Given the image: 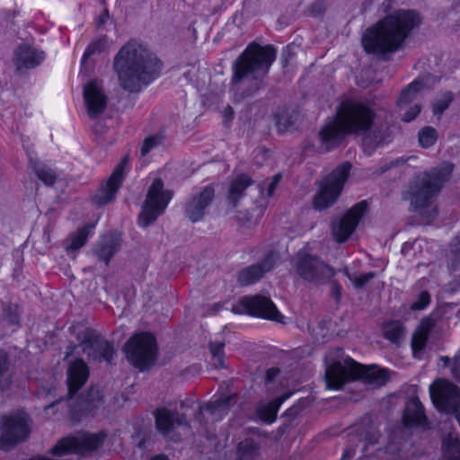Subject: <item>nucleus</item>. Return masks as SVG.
<instances>
[{"label": "nucleus", "instance_id": "nucleus-14", "mask_svg": "<svg viewBox=\"0 0 460 460\" xmlns=\"http://www.w3.org/2000/svg\"><path fill=\"white\" fill-rule=\"evenodd\" d=\"M367 210V202L362 200L354 205L339 221L332 223V230L338 243L345 242L355 231Z\"/></svg>", "mask_w": 460, "mask_h": 460}, {"label": "nucleus", "instance_id": "nucleus-8", "mask_svg": "<svg viewBox=\"0 0 460 460\" xmlns=\"http://www.w3.org/2000/svg\"><path fill=\"white\" fill-rule=\"evenodd\" d=\"M350 169L351 164L349 163H343L322 181L319 190L314 199L315 209H325L336 202L342 191Z\"/></svg>", "mask_w": 460, "mask_h": 460}, {"label": "nucleus", "instance_id": "nucleus-21", "mask_svg": "<svg viewBox=\"0 0 460 460\" xmlns=\"http://www.w3.org/2000/svg\"><path fill=\"white\" fill-rule=\"evenodd\" d=\"M274 263V255L268 254L261 261L241 270L237 275L238 283L241 286L254 284L273 268Z\"/></svg>", "mask_w": 460, "mask_h": 460}, {"label": "nucleus", "instance_id": "nucleus-26", "mask_svg": "<svg viewBox=\"0 0 460 460\" xmlns=\"http://www.w3.org/2000/svg\"><path fill=\"white\" fill-rule=\"evenodd\" d=\"M403 422L407 427L420 426L425 428L427 426L424 409L418 398H412L407 402L403 413Z\"/></svg>", "mask_w": 460, "mask_h": 460}, {"label": "nucleus", "instance_id": "nucleus-12", "mask_svg": "<svg viewBox=\"0 0 460 460\" xmlns=\"http://www.w3.org/2000/svg\"><path fill=\"white\" fill-rule=\"evenodd\" d=\"M0 447L7 450L28 438L29 417L24 412H14L2 417Z\"/></svg>", "mask_w": 460, "mask_h": 460}, {"label": "nucleus", "instance_id": "nucleus-29", "mask_svg": "<svg viewBox=\"0 0 460 460\" xmlns=\"http://www.w3.org/2000/svg\"><path fill=\"white\" fill-rule=\"evenodd\" d=\"M252 184V180L247 174H241L234 178L229 187L227 200L235 208L240 199L244 195L246 189Z\"/></svg>", "mask_w": 460, "mask_h": 460}, {"label": "nucleus", "instance_id": "nucleus-4", "mask_svg": "<svg viewBox=\"0 0 460 460\" xmlns=\"http://www.w3.org/2000/svg\"><path fill=\"white\" fill-rule=\"evenodd\" d=\"M375 116L374 111L362 102H343L336 117L326 122L319 132L321 148L330 151L339 146L345 136L366 133L372 127Z\"/></svg>", "mask_w": 460, "mask_h": 460}, {"label": "nucleus", "instance_id": "nucleus-36", "mask_svg": "<svg viewBox=\"0 0 460 460\" xmlns=\"http://www.w3.org/2000/svg\"><path fill=\"white\" fill-rule=\"evenodd\" d=\"M12 383V373L9 368L7 353L0 350V389L4 390Z\"/></svg>", "mask_w": 460, "mask_h": 460}, {"label": "nucleus", "instance_id": "nucleus-10", "mask_svg": "<svg viewBox=\"0 0 460 460\" xmlns=\"http://www.w3.org/2000/svg\"><path fill=\"white\" fill-rule=\"evenodd\" d=\"M432 402L440 411L454 413L460 425V390L453 383L438 379L429 386Z\"/></svg>", "mask_w": 460, "mask_h": 460}, {"label": "nucleus", "instance_id": "nucleus-44", "mask_svg": "<svg viewBox=\"0 0 460 460\" xmlns=\"http://www.w3.org/2000/svg\"><path fill=\"white\" fill-rule=\"evenodd\" d=\"M281 177L282 176L280 173H277L272 177L270 181L267 182V192H266L267 197H271L274 194V191H275L277 186L279 185V183L281 180ZM265 185H266V181H263L260 185L261 194H263V192H264Z\"/></svg>", "mask_w": 460, "mask_h": 460}, {"label": "nucleus", "instance_id": "nucleus-39", "mask_svg": "<svg viewBox=\"0 0 460 460\" xmlns=\"http://www.w3.org/2000/svg\"><path fill=\"white\" fill-rule=\"evenodd\" d=\"M438 139V132L432 127H425L419 132V142L423 148L433 146Z\"/></svg>", "mask_w": 460, "mask_h": 460}, {"label": "nucleus", "instance_id": "nucleus-24", "mask_svg": "<svg viewBox=\"0 0 460 460\" xmlns=\"http://www.w3.org/2000/svg\"><path fill=\"white\" fill-rule=\"evenodd\" d=\"M88 367L82 359L72 362L67 370L68 393L72 396L87 381Z\"/></svg>", "mask_w": 460, "mask_h": 460}, {"label": "nucleus", "instance_id": "nucleus-23", "mask_svg": "<svg viewBox=\"0 0 460 460\" xmlns=\"http://www.w3.org/2000/svg\"><path fill=\"white\" fill-rule=\"evenodd\" d=\"M121 243V237L117 233L104 234L94 248L96 256L109 264L111 257L119 251Z\"/></svg>", "mask_w": 460, "mask_h": 460}, {"label": "nucleus", "instance_id": "nucleus-53", "mask_svg": "<svg viewBox=\"0 0 460 460\" xmlns=\"http://www.w3.org/2000/svg\"><path fill=\"white\" fill-rule=\"evenodd\" d=\"M335 288H336V291H337V296H340V294H339V288H340L339 286H335Z\"/></svg>", "mask_w": 460, "mask_h": 460}, {"label": "nucleus", "instance_id": "nucleus-45", "mask_svg": "<svg viewBox=\"0 0 460 460\" xmlns=\"http://www.w3.org/2000/svg\"><path fill=\"white\" fill-rule=\"evenodd\" d=\"M160 144V138L156 136H152L145 139L141 146V155H146L152 148Z\"/></svg>", "mask_w": 460, "mask_h": 460}, {"label": "nucleus", "instance_id": "nucleus-22", "mask_svg": "<svg viewBox=\"0 0 460 460\" xmlns=\"http://www.w3.org/2000/svg\"><path fill=\"white\" fill-rule=\"evenodd\" d=\"M44 58L43 51L29 44H22L14 51L13 63L17 70L31 69L38 66Z\"/></svg>", "mask_w": 460, "mask_h": 460}, {"label": "nucleus", "instance_id": "nucleus-17", "mask_svg": "<svg viewBox=\"0 0 460 460\" xmlns=\"http://www.w3.org/2000/svg\"><path fill=\"white\" fill-rule=\"evenodd\" d=\"M214 197L215 190L212 186H206L194 193L185 205V216L192 223L200 221L204 217L207 208L212 203Z\"/></svg>", "mask_w": 460, "mask_h": 460}, {"label": "nucleus", "instance_id": "nucleus-11", "mask_svg": "<svg viewBox=\"0 0 460 460\" xmlns=\"http://www.w3.org/2000/svg\"><path fill=\"white\" fill-rule=\"evenodd\" d=\"M235 314H248L256 317L284 323V316L279 312L270 298L264 296H244L234 305Z\"/></svg>", "mask_w": 460, "mask_h": 460}, {"label": "nucleus", "instance_id": "nucleus-48", "mask_svg": "<svg viewBox=\"0 0 460 460\" xmlns=\"http://www.w3.org/2000/svg\"><path fill=\"white\" fill-rule=\"evenodd\" d=\"M293 394V393L291 392H287V393H284L279 398H276L274 399L275 402L280 407L281 404L286 401L288 400V398L291 397V395Z\"/></svg>", "mask_w": 460, "mask_h": 460}, {"label": "nucleus", "instance_id": "nucleus-2", "mask_svg": "<svg viewBox=\"0 0 460 460\" xmlns=\"http://www.w3.org/2000/svg\"><path fill=\"white\" fill-rule=\"evenodd\" d=\"M324 361V379L329 389L339 390L346 383L356 380L372 387H379L388 380L386 369L376 365L359 364L339 348L330 349Z\"/></svg>", "mask_w": 460, "mask_h": 460}, {"label": "nucleus", "instance_id": "nucleus-25", "mask_svg": "<svg viewBox=\"0 0 460 460\" xmlns=\"http://www.w3.org/2000/svg\"><path fill=\"white\" fill-rule=\"evenodd\" d=\"M230 396H221L218 399L208 402L205 406L199 408V413L197 419L202 421L201 416L206 412L210 416L212 421L220 420L230 410Z\"/></svg>", "mask_w": 460, "mask_h": 460}, {"label": "nucleus", "instance_id": "nucleus-16", "mask_svg": "<svg viewBox=\"0 0 460 460\" xmlns=\"http://www.w3.org/2000/svg\"><path fill=\"white\" fill-rule=\"evenodd\" d=\"M296 272L304 279L312 282H319L334 275L332 268L311 255H305L298 260Z\"/></svg>", "mask_w": 460, "mask_h": 460}, {"label": "nucleus", "instance_id": "nucleus-18", "mask_svg": "<svg viewBox=\"0 0 460 460\" xmlns=\"http://www.w3.org/2000/svg\"><path fill=\"white\" fill-rule=\"evenodd\" d=\"M155 428L164 436L169 437L177 427L187 426L188 421L184 413L167 407L157 408L154 411Z\"/></svg>", "mask_w": 460, "mask_h": 460}, {"label": "nucleus", "instance_id": "nucleus-3", "mask_svg": "<svg viewBox=\"0 0 460 460\" xmlns=\"http://www.w3.org/2000/svg\"><path fill=\"white\" fill-rule=\"evenodd\" d=\"M420 23L418 13L411 10L396 11L366 31L362 37L364 49L375 54L394 52Z\"/></svg>", "mask_w": 460, "mask_h": 460}, {"label": "nucleus", "instance_id": "nucleus-42", "mask_svg": "<svg viewBox=\"0 0 460 460\" xmlns=\"http://www.w3.org/2000/svg\"><path fill=\"white\" fill-rule=\"evenodd\" d=\"M103 46H104V43L102 40H96L91 42L88 45V47L86 48V49L83 55L82 62L83 63L85 62L88 58H90L91 56L94 55L97 52L102 51V49H103Z\"/></svg>", "mask_w": 460, "mask_h": 460}, {"label": "nucleus", "instance_id": "nucleus-6", "mask_svg": "<svg viewBox=\"0 0 460 460\" xmlns=\"http://www.w3.org/2000/svg\"><path fill=\"white\" fill-rule=\"evenodd\" d=\"M275 59L276 49L272 46L249 44L235 62L232 81L238 83L248 75L257 80L268 74Z\"/></svg>", "mask_w": 460, "mask_h": 460}, {"label": "nucleus", "instance_id": "nucleus-15", "mask_svg": "<svg viewBox=\"0 0 460 460\" xmlns=\"http://www.w3.org/2000/svg\"><path fill=\"white\" fill-rule=\"evenodd\" d=\"M128 165V159L126 156L115 167L108 181L100 186L93 197V200L98 206L106 205L113 200L122 184Z\"/></svg>", "mask_w": 460, "mask_h": 460}, {"label": "nucleus", "instance_id": "nucleus-32", "mask_svg": "<svg viewBox=\"0 0 460 460\" xmlns=\"http://www.w3.org/2000/svg\"><path fill=\"white\" fill-rule=\"evenodd\" d=\"M96 222L86 224L82 228L78 229V231L72 234L71 243L67 245L66 250H78L82 246H84L86 243V240L89 234L95 228Z\"/></svg>", "mask_w": 460, "mask_h": 460}, {"label": "nucleus", "instance_id": "nucleus-9", "mask_svg": "<svg viewBox=\"0 0 460 460\" xmlns=\"http://www.w3.org/2000/svg\"><path fill=\"white\" fill-rule=\"evenodd\" d=\"M172 199V192L164 188L161 179H155L148 188L138 219L139 226L146 227L154 223L164 212Z\"/></svg>", "mask_w": 460, "mask_h": 460}, {"label": "nucleus", "instance_id": "nucleus-38", "mask_svg": "<svg viewBox=\"0 0 460 460\" xmlns=\"http://www.w3.org/2000/svg\"><path fill=\"white\" fill-rule=\"evenodd\" d=\"M257 454V447L252 439H245L239 443L237 448L238 460H253Z\"/></svg>", "mask_w": 460, "mask_h": 460}, {"label": "nucleus", "instance_id": "nucleus-13", "mask_svg": "<svg viewBox=\"0 0 460 460\" xmlns=\"http://www.w3.org/2000/svg\"><path fill=\"white\" fill-rule=\"evenodd\" d=\"M106 435L102 432L97 434L80 433L75 437H67L59 440L51 449L56 456H64L69 453L84 455L99 448Z\"/></svg>", "mask_w": 460, "mask_h": 460}, {"label": "nucleus", "instance_id": "nucleus-54", "mask_svg": "<svg viewBox=\"0 0 460 460\" xmlns=\"http://www.w3.org/2000/svg\"><path fill=\"white\" fill-rule=\"evenodd\" d=\"M184 405L183 402H181V408H182Z\"/></svg>", "mask_w": 460, "mask_h": 460}, {"label": "nucleus", "instance_id": "nucleus-37", "mask_svg": "<svg viewBox=\"0 0 460 460\" xmlns=\"http://www.w3.org/2000/svg\"><path fill=\"white\" fill-rule=\"evenodd\" d=\"M226 343L223 341H213L209 343V350L215 367L225 368V351Z\"/></svg>", "mask_w": 460, "mask_h": 460}, {"label": "nucleus", "instance_id": "nucleus-31", "mask_svg": "<svg viewBox=\"0 0 460 460\" xmlns=\"http://www.w3.org/2000/svg\"><path fill=\"white\" fill-rule=\"evenodd\" d=\"M423 87V84L420 80H414L401 93V95L397 101V105L400 110H402L410 102H411L420 92Z\"/></svg>", "mask_w": 460, "mask_h": 460}, {"label": "nucleus", "instance_id": "nucleus-19", "mask_svg": "<svg viewBox=\"0 0 460 460\" xmlns=\"http://www.w3.org/2000/svg\"><path fill=\"white\" fill-rule=\"evenodd\" d=\"M82 349L87 356L93 359L102 361V359L111 362L113 358V346L102 337L88 332L82 342Z\"/></svg>", "mask_w": 460, "mask_h": 460}, {"label": "nucleus", "instance_id": "nucleus-34", "mask_svg": "<svg viewBox=\"0 0 460 460\" xmlns=\"http://www.w3.org/2000/svg\"><path fill=\"white\" fill-rule=\"evenodd\" d=\"M30 165L34 171L35 174L46 185H52L56 181L57 173L48 165L36 162L30 161Z\"/></svg>", "mask_w": 460, "mask_h": 460}, {"label": "nucleus", "instance_id": "nucleus-43", "mask_svg": "<svg viewBox=\"0 0 460 460\" xmlns=\"http://www.w3.org/2000/svg\"><path fill=\"white\" fill-rule=\"evenodd\" d=\"M429 303L430 295L427 291H422L418 296L417 300L411 305V309L413 311L423 310L429 305Z\"/></svg>", "mask_w": 460, "mask_h": 460}, {"label": "nucleus", "instance_id": "nucleus-51", "mask_svg": "<svg viewBox=\"0 0 460 460\" xmlns=\"http://www.w3.org/2000/svg\"><path fill=\"white\" fill-rule=\"evenodd\" d=\"M150 460H169V459L164 455H158V456L152 457Z\"/></svg>", "mask_w": 460, "mask_h": 460}, {"label": "nucleus", "instance_id": "nucleus-41", "mask_svg": "<svg viewBox=\"0 0 460 460\" xmlns=\"http://www.w3.org/2000/svg\"><path fill=\"white\" fill-rule=\"evenodd\" d=\"M452 102V93H447L440 98L437 99L433 103V113L435 115L442 114Z\"/></svg>", "mask_w": 460, "mask_h": 460}, {"label": "nucleus", "instance_id": "nucleus-50", "mask_svg": "<svg viewBox=\"0 0 460 460\" xmlns=\"http://www.w3.org/2000/svg\"><path fill=\"white\" fill-rule=\"evenodd\" d=\"M354 454H355L354 450L348 447V448H346L344 450V453L342 455V458L343 459H346V458L349 459V458H351L354 456Z\"/></svg>", "mask_w": 460, "mask_h": 460}, {"label": "nucleus", "instance_id": "nucleus-5", "mask_svg": "<svg viewBox=\"0 0 460 460\" xmlns=\"http://www.w3.org/2000/svg\"><path fill=\"white\" fill-rule=\"evenodd\" d=\"M453 169L452 164L443 163L428 172L418 173L410 182L407 193L411 205L427 219L436 217L437 210L432 206L433 199L450 179Z\"/></svg>", "mask_w": 460, "mask_h": 460}, {"label": "nucleus", "instance_id": "nucleus-52", "mask_svg": "<svg viewBox=\"0 0 460 460\" xmlns=\"http://www.w3.org/2000/svg\"><path fill=\"white\" fill-rule=\"evenodd\" d=\"M225 113H226V117H229V118H230V117H232V115H233V110H232V108H231L230 106H227V107L226 108V110H225Z\"/></svg>", "mask_w": 460, "mask_h": 460}, {"label": "nucleus", "instance_id": "nucleus-35", "mask_svg": "<svg viewBox=\"0 0 460 460\" xmlns=\"http://www.w3.org/2000/svg\"><path fill=\"white\" fill-rule=\"evenodd\" d=\"M279 409V406L272 400L268 403L259 405L257 415L262 421L270 424L276 420Z\"/></svg>", "mask_w": 460, "mask_h": 460}, {"label": "nucleus", "instance_id": "nucleus-47", "mask_svg": "<svg viewBox=\"0 0 460 460\" xmlns=\"http://www.w3.org/2000/svg\"><path fill=\"white\" fill-rule=\"evenodd\" d=\"M451 252L460 261V237H456L451 243Z\"/></svg>", "mask_w": 460, "mask_h": 460}, {"label": "nucleus", "instance_id": "nucleus-30", "mask_svg": "<svg viewBox=\"0 0 460 460\" xmlns=\"http://www.w3.org/2000/svg\"><path fill=\"white\" fill-rule=\"evenodd\" d=\"M442 455L444 460H460V439L450 433L442 441Z\"/></svg>", "mask_w": 460, "mask_h": 460}, {"label": "nucleus", "instance_id": "nucleus-46", "mask_svg": "<svg viewBox=\"0 0 460 460\" xmlns=\"http://www.w3.org/2000/svg\"><path fill=\"white\" fill-rule=\"evenodd\" d=\"M420 112V106L419 104H414L409 108V110L402 115V119L405 122H410L413 120Z\"/></svg>", "mask_w": 460, "mask_h": 460}, {"label": "nucleus", "instance_id": "nucleus-33", "mask_svg": "<svg viewBox=\"0 0 460 460\" xmlns=\"http://www.w3.org/2000/svg\"><path fill=\"white\" fill-rule=\"evenodd\" d=\"M404 327L400 321H391L383 327V334L385 339L393 343H399L404 337Z\"/></svg>", "mask_w": 460, "mask_h": 460}, {"label": "nucleus", "instance_id": "nucleus-7", "mask_svg": "<svg viewBox=\"0 0 460 460\" xmlns=\"http://www.w3.org/2000/svg\"><path fill=\"white\" fill-rule=\"evenodd\" d=\"M157 350L155 336L147 332L136 334L124 346L128 360L140 371L149 368L155 363Z\"/></svg>", "mask_w": 460, "mask_h": 460}, {"label": "nucleus", "instance_id": "nucleus-20", "mask_svg": "<svg viewBox=\"0 0 460 460\" xmlns=\"http://www.w3.org/2000/svg\"><path fill=\"white\" fill-rule=\"evenodd\" d=\"M84 100L89 116L95 118L102 113L107 106V97L98 80H92L84 88Z\"/></svg>", "mask_w": 460, "mask_h": 460}, {"label": "nucleus", "instance_id": "nucleus-28", "mask_svg": "<svg viewBox=\"0 0 460 460\" xmlns=\"http://www.w3.org/2000/svg\"><path fill=\"white\" fill-rule=\"evenodd\" d=\"M433 326L434 323L430 319H425L414 332L411 340V349L415 358H420V353L425 349Z\"/></svg>", "mask_w": 460, "mask_h": 460}, {"label": "nucleus", "instance_id": "nucleus-27", "mask_svg": "<svg viewBox=\"0 0 460 460\" xmlns=\"http://www.w3.org/2000/svg\"><path fill=\"white\" fill-rule=\"evenodd\" d=\"M349 443L358 441L363 445V451H366L367 447L373 446L377 443L379 439V431L373 424L359 425L354 428L353 431L349 434Z\"/></svg>", "mask_w": 460, "mask_h": 460}, {"label": "nucleus", "instance_id": "nucleus-1", "mask_svg": "<svg viewBox=\"0 0 460 460\" xmlns=\"http://www.w3.org/2000/svg\"><path fill=\"white\" fill-rule=\"evenodd\" d=\"M160 60L144 45L130 40L119 51L114 68L120 85L129 92H138L155 79L161 70Z\"/></svg>", "mask_w": 460, "mask_h": 460}, {"label": "nucleus", "instance_id": "nucleus-49", "mask_svg": "<svg viewBox=\"0 0 460 460\" xmlns=\"http://www.w3.org/2000/svg\"><path fill=\"white\" fill-rule=\"evenodd\" d=\"M279 374V369L278 368H270L267 372H266V378L268 381H270L272 380L277 375Z\"/></svg>", "mask_w": 460, "mask_h": 460}, {"label": "nucleus", "instance_id": "nucleus-40", "mask_svg": "<svg viewBox=\"0 0 460 460\" xmlns=\"http://www.w3.org/2000/svg\"><path fill=\"white\" fill-rule=\"evenodd\" d=\"M345 274L357 288H363L367 283L375 278L374 272L355 275L349 273L348 270H345Z\"/></svg>", "mask_w": 460, "mask_h": 460}]
</instances>
